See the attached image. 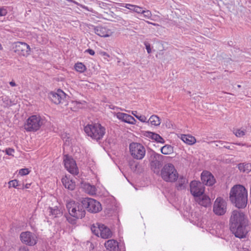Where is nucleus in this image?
<instances>
[{
    "mask_svg": "<svg viewBox=\"0 0 251 251\" xmlns=\"http://www.w3.org/2000/svg\"><path fill=\"white\" fill-rule=\"evenodd\" d=\"M226 149H229V147H226Z\"/></svg>",
    "mask_w": 251,
    "mask_h": 251,
    "instance_id": "nucleus-56",
    "label": "nucleus"
},
{
    "mask_svg": "<svg viewBox=\"0 0 251 251\" xmlns=\"http://www.w3.org/2000/svg\"><path fill=\"white\" fill-rule=\"evenodd\" d=\"M129 166L133 171H136L139 170L140 164L139 163L134 160H131L129 162Z\"/></svg>",
    "mask_w": 251,
    "mask_h": 251,
    "instance_id": "nucleus-32",
    "label": "nucleus"
},
{
    "mask_svg": "<svg viewBox=\"0 0 251 251\" xmlns=\"http://www.w3.org/2000/svg\"><path fill=\"white\" fill-rule=\"evenodd\" d=\"M82 7L83 8H84V9H86V10H88V11H90V10L88 9V8H87L86 6H82Z\"/></svg>",
    "mask_w": 251,
    "mask_h": 251,
    "instance_id": "nucleus-51",
    "label": "nucleus"
},
{
    "mask_svg": "<svg viewBox=\"0 0 251 251\" xmlns=\"http://www.w3.org/2000/svg\"><path fill=\"white\" fill-rule=\"evenodd\" d=\"M94 32L96 34L102 37H109L112 34V32L110 29L101 26L95 27Z\"/></svg>",
    "mask_w": 251,
    "mask_h": 251,
    "instance_id": "nucleus-18",
    "label": "nucleus"
},
{
    "mask_svg": "<svg viewBox=\"0 0 251 251\" xmlns=\"http://www.w3.org/2000/svg\"><path fill=\"white\" fill-rule=\"evenodd\" d=\"M239 170L243 173H249L251 171V164L243 163L238 164Z\"/></svg>",
    "mask_w": 251,
    "mask_h": 251,
    "instance_id": "nucleus-27",
    "label": "nucleus"
},
{
    "mask_svg": "<svg viewBox=\"0 0 251 251\" xmlns=\"http://www.w3.org/2000/svg\"><path fill=\"white\" fill-rule=\"evenodd\" d=\"M234 134L238 137L243 136L245 134V130L242 129H235L233 131Z\"/></svg>",
    "mask_w": 251,
    "mask_h": 251,
    "instance_id": "nucleus-33",
    "label": "nucleus"
},
{
    "mask_svg": "<svg viewBox=\"0 0 251 251\" xmlns=\"http://www.w3.org/2000/svg\"><path fill=\"white\" fill-rule=\"evenodd\" d=\"M5 152L6 154L13 156V153L15 152V150L12 148H9L6 149V150H5Z\"/></svg>",
    "mask_w": 251,
    "mask_h": 251,
    "instance_id": "nucleus-42",
    "label": "nucleus"
},
{
    "mask_svg": "<svg viewBox=\"0 0 251 251\" xmlns=\"http://www.w3.org/2000/svg\"><path fill=\"white\" fill-rule=\"evenodd\" d=\"M201 179L205 185L211 186L215 183V180L214 176L209 172L203 171L201 174Z\"/></svg>",
    "mask_w": 251,
    "mask_h": 251,
    "instance_id": "nucleus-16",
    "label": "nucleus"
},
{
    "mask_svg": "<svg viewBox=\"0 0 251 251\" xmlns=\"http://www.w3.org/2000/svg\"><path fill=\"white\" fill-rule=\"evenodd\" d=\"M213 212L217 215H223L226 211V203L222 198H217L213 205Z\"/></svg>",
    "mask_w": 251,
    "mask_h": 251,
    "instance_id": "nucleus-11",
    "label": "nucleus"
},
{
    "mask_svg": "<svg viewBox=\"0 0 251 251\" xmlns=\"http://www.w3.org/2000/svg\"><path fill=\"white\" fill-rule=\"evenodd\" d=\"M85 52H87L89 53L91 55H94L95 54V51L94 50L92 49H87L85 51Z\"/></svg>",
    "mask_w": 251,
    "mask_h": 251,
    "instance_id": "nucleus-45",
    "label": "nucleus"
},
{
    "mask_svg": "<svg viewBox=\"0 0 251 251\" xmlns=\"http://www.w3.org/2000/svg\"><path fill=\"white\" fill-rule=\"evenodd\" d=\"M14 51L20 55L27 56L29 54L30 48L28 45L24 42H17L13 47Z\"/></svg>",
    "mask_w": 251,
    "mask_h": 251,
    "instance_id": "nucleus-13",
    "label": "nucleus"
},
{
    "mask_svg": "<svg viewBox=\"0 0 251 251\" xmlns=\"http://www.w3.org/2000/svg\"><path fill=\"white\" fill-rule=\"evenodd\" d=\"M146 123L150 124L151 126H157L160 125L161 120L157 115H153L150 117Z\"/></svg>",
    "mask_w": 251,
    "mask_h": 251,
    "instance_id": "nucleus-25",
    "label": "nucleus"
},
{
    "mask_svg": "<svg viewBox=\"0 0 251 251\" xmlns=\"http://www.w3.org/2000/svg\"><path fill=\"white\" fill-rule=\"evenodd\" d=\"M43 120L39 115H32L26 121L24 128L27 131H36L40 129L43 124Z\"/></svg>",
    "mask_w": 251,
    "mask_h": 251,
    "instance_id": "nucleus-6",
    "label": "nucleus"
},
{
    "mask_svg": "<svg viewBox=\"0 0 251 251\" xmlns=\"http://www.w3.org/2000/svg\"><path fill=\"white\" fill-rule=\"evenodd\" d=\"M72 104L76 106L78 108H81L84 107L85 105V102L84 101H74L72 102Z\"/></svg>",
    "mask_w": 251,
    "mask_h": 251,
    "instance_id": "nucleus-35",
    "label": "nucleus"
},
{
    "mask_svg": "<svg viewBox=\"0 0 251 251\" xmlns=\"http://www.w3.org/2000/svg\"><path fill=\"white\" fill-rule=\"evenodd\" d=\"M20 239L23 243L30 246L35 245L38 240L36 235L30 231L22 232L20 234Z\"/></svg>",
    "mask_w": 251,
    "mask_h": 251,
    "instance_id": "nucleus-10",
    "label": "nucleus"
},
{
    "mask_svg": "<svg viewBox=\"0 0 251 251\" xmlns=\"http://www.w3.org/2000/svg\"><path fill=\"white\" fill-rule=\"evenodd\" d=\"M62 182L64 187L69 190H73L75 188V182L67 176H65L62 178Z\"/></svg>",
    "mask_w": 251,
    "mask_h": 251,
    "instance_id": "nucleus-19",
    "label": "nucleus"
},
{
    "mask_svg": "<svg viewBox=\"0 0 251 251\" xmlns=\"http://www.w3.org/2000/svg\"><path fill=\"white\" fill-rule=\"evenodd\" d=\"M29 173V171L27 168L21 169L19 170V174L21 176H25L28 175Z\"/></svg>",
    "mask_w": 251,
    "mask_h": 251,
    "instance_id": "nucleus-41",
    "label": "nucleus"
},
{
    "mask_svg": "<svg viewBox=\"0 0 251 251\" xmlns=\"http://www.w3.org/2000/svg\"><path fill=\"white\" fill-rule=\"evenodd\" d=\"M9 187H13L14 188H17L18 186L20 185L19 184V181L16 179H14L8 182Z\"/></svg>",
    "mask_w": 251,
    "mask_h": 251,
    "instance_id": "nucleus-36",
    "label": "nucleus"
},
{
    "mask_svg": "<svg viewBox=\"0 0 251 251\" xmlns=\"http://www.w3.org/2000/svg\"><path fill=\"white\" fill-rule=\"evenodd\" d=\"M30 186V183H27L25 185H23L22 189H25V188L27 189V188H29Z\"/></svg>",
    "mask_w": 251,
    "mask_h": 251,
    "instance_id": "nucleus-47",
    "label": "nucleus"
},
{
    "mask_svg": "<svg viewBox=\"0 0 251 251\" xmlns=\"http://www.w3.org/2000/svg\"><path fill=\"white\" fill-rule=\"evenodd\" d=\"M104 245L109 251H119L118 243L115 240H108L105 243Z\"/></svg>",
    "mask_w": 251,
    "mask_h": 251,
    "instance_id": "nucleus-22",
    "label": "nucleus"
},
{
    "mask_svg": "<svg viewBox=\"0 0 251 251\" xmlns=\"http://www.w3.org/2000/svg\"><path fill=\"white\" fill-rule=\"evenodd\" d=\"M91 229L95 235L103 239L110 238L112 236L111 230L103 224L97 223L93 225Z\"/></svg>",
    "mask_w": 251,
    "mask_h": 251,
    "instance_id": "nucleus-7",
    "label": "nucleus"
},
{
    "mask_svg": "<svg viewBox=\"0 0 251 251\" xmlns=\"http://www.w3.org/2000/svg\"><path fill=\"white\" fill-rule=\"evenodd\" d=\"M218 143H220L221 144H222V141H218Z\"/></svg>",
    "mask_w": 251,
    "mask_h": 251,
    "instance_id": "nucleus-53",
    "label": "nucleus"
},
{
    "mask_svg": "<svg viewBox=\"0 0 251 251\" xmlns=\"http://www.w3.org/2000/svg\"><path fill=\"white\" fill-rule=\"evenodd\" d=\"M68 1H72V0H67Z\"/></svg>",
    "mask_w": 251,
    "mask_h": 251,
    "instance_id": "nucleus-55",
    "label": "nucleus"
},
{
    "mask_svg": "<svg viewBox=\"0 0 251 251\" xmlns=\"http://www.w3.org/2000/svg\"><path fill=\"white\" fill-rule=\"evenodd\" d=\"M64 163L65 168L71 174L77 175L78 173L75 161L71 156L67 155H65Z\"/></svg>",
    "mask_w": 251,
    "mask_h": 251,
    "instance_id": "nucleus-12",
    "label": "nucleus"
},
{
    "mask_svg": "<svg viewBox=\"0 0 251 251\" xmlns=\"http://www.w3.org/2000/svg\"><path fill=\"white\" fill-rule=\"evenodd\" d=\"M196 201L201 205L207 207L210 203V199L206 195L203 194L195 199Z\"/></svg>",
    "mask_w": 251,
    "mask_h": 251,
    "instance_id": "nucleus-21",
    "label": "nucleus"
},
{
    "mask_svg": "<svg viewBox=\"0 0 251 251\" xmlns=\"http://www.w3.org/2000/svg\"><path fill=\"white\" fill-rule=\"evenodd\" d=\"M84 131L88 136L96 141L101 139L105 133V128L99 123L87 125Z\"/></svg>",
    "mask_w": 251,
    "mask_h": 251,
    "instance_id": "nucleus-3",
    "label": "nucleus"
},
{
    "mask_svg": "<svg viewBox=\"0 0 251 251\" xmlns=\"http://www.w3.org/2000/svg\"><path fill=\"white\" fill-rule=\"evenodd\" d=\"M0 105L3 107H7L11 105V101L7 96L0 97Z\"/></svg>",
    "mask_w": 251,
    "mask_h": 251,
    "instance_id": "nucleus-28",
    "label": "nucleus"
},
{
    "mask_svg": "<svg viewBox=\"0 0 251 251\" xmlns=\"http://www.w3.org/2000/svg\"><path fill=\"white\" fill-rule=\"evenodd\" d=\"M117 118L122 121L131 124L135 125L136 120L130 115L126 113L118 112L116 114Z\"/></svg>",
    "mask_w": 251,
    "mask_h": 251,
    "instance_id": "nucleus-17",
    "label": "nucleus"
},
{
    "mask_svg": "<svg viewBox=\"0 0 251 251\" xmlns=\"http://www.w3.org/2000/svg\"><path fill=\"white\" fill-rule=\"evenodd\" d=\"M49 97L53 102L58 104L64 100L65 94L61 90L58 89L56 92H50Z\"/></svg>",
    "mask_w": 251,
    "mask_h": 251,
    "instance_id": "nucleus-15",
    "label": "nucleus"
},
{
    "mask_svg": "<svg viewBox=\"0 0 251 251\" xmlns=\"http://www.w3.org/2000/svg\"><path fill=\"white\" fill-rule=\"evenodd\" d=\"M231 228L235 236L239 238L246 237L248 232V221L244 213L239 210L232 212L230 219Z\"/></svg>",
    "mask_w": 251,
    "mask_h": 251,
    "instance_id": "nucleus-1",
    "label": "nucleus"
},
{
    "mask_svg": "<svg viewBox=\"0 0 251 251\" xmlns=\"http://www.w3.org/2000/svg\"><path fill=\"white\" fill-rule=\"evenodd\" d=\"M190 187L191 193L195 199L203 194L204 191L203 185L197 181H192L190 183Z\"/></svg>",
    "mask_w": 251,
    "mask_h": 251,
    "instance_id": "nucleus-14",
    "label": "nucleus"
},
{
    "mask_svg": "<svg viewBox=\"0 0 251 251\" xmlns=\"http://www.w3.org/2000/svg\"><path fill=\"white\" fill-rule=\"evenodd\" d=\"M160 175L166 182H175L178 177V174L175 166L170 163L164 165L161 170Z\"/></svg>",
    "mask_w": 251,
    "mask_h": 251,
    "instance_id": "nucleus-4",
    "label": "nucleus"
},
{
    "mask_svg": "<svg viewBox=\"0 0 251 251\" xmlns=\"http://www.w3.org/2000/svg\"><path fill=\"white\" fill-rule=\"evenodd\" d=\"M49 215L51 218L59 217L62 215V211L58 206H56L53 207H49L48 209Z\"/></svg>",
    "mask_w": 251,
    "mask_h": 251,
    "instance_id": "nucleus-20",
    "label": "nucleus"
},
{
    "mask_svg": "<svg viewBox=\"0 0 251 251\" xmlns=\"http://www.w3.org/2000/svg\"><path fill=\"white\" fill-rule=\"evenodd\" d=\"M19 251H29V250L26 247H22L20 248Z\"/></svg>",
    "mask_w": 251,
    "mask_h": 251,
    "instance_id": "nucleus-46",
    "label": "nucleus"
},
{
    "mask_svg": "<svg viewBox=\"0 0 251 251\" xmlns=\"http://www.w3.org/2000/svg\"><path fill=\"white\" fill-rule=\"evenodd\" d=\"M135 117L139 121L143 123H146L147 122V117L144 115H136Z\"/></svg>",
    "mask_w": 251,
    "mask_h": 251,
    "instance_id": "nucleus-39",
    "label": "nucleus"
},
{
    "mask_svg": "<svg viewBox=\"0 0 251 251\" xmlns=\"http://www.w3.org/2000/svg\"><path fill=\"white\" fill-rule=\"evenodd\" d=\"M237 86H238V88L241 87V85H238Z\"/></svg>",
    "mask_w": 251,
    "mask_h": 251,
    "instance_id": "nucleus-54",
    "label": "nucleus"
},
{
    "mask_svg": "<svg viewBox=\"0 0 251 251\" xmlns=\"http://www.w3.org/2000/svg\"><path fill=\"white\" fill-rule=\"evenodd\" d=\"M75 69L76 71L82 73L86 71V67L82 63L77 62L75 65Z\"/></svg>",
    "mask_w": 251,
    "mask_h": 251,
    "instance_id": "nucleus-31",
    "label": "nucleus"
},
{
    "mask_svg": "<svg viewBox=\"0 0 251 251\" xmlns=\"http://www.w3.org/2000/svg\"><path fill=\"white\" fill-rule=\"evenodd\" d=\"M236 144L238 145H243V144H242L241 143H236Z\"/></svg>",
    "mask_w": 251,
    "mask_h": 251,
    "instance_id": "nucleus-52",
    "label": "nucleus"
},
{
    "mask_svg": "<svg viewBox=\"0 0 251 251\" xmlns=\"http://www.w3.org/2000/svg\"><path fill=\"white\" fill-rule=\"evenodd\" d=\"M146 136L151 138L158 143H164L165 142L164 139L158 134L152 132H147Z\"/></svg>",
    "mask_w": 251,
    "mask_h": 251,
    "instance_id": "nucleus-24",
    "label": "nucleus"
},
{
    "mask_svg": "<svg viewBox=\"0 0 251 251\" xmlns=\"http://www.w3.org/2000/svg\"><path fill=\"white\" fill-rule=\"evenodd\" d=\"M229 198L236 207L245 208L248 202L247 191L242 185H235L230 190Z\"/></svg>",
    "mask_w": 251,
    "mask_h": 251,
    "instance_id": "nucleus-2",
    "label": "nucleus"
},
{
    "mask_svg": "<svg viewBox=\"0 0 251 251\" xmlns=\"http://www.w3.org/2000/svg\"><path fill=\"white\" fill-rule=\"evenodd\" d=\"M81 187L86 193L89 195H93L96 194V188L94 185H91L87 183H82Z\"/></svg>",
    "mask_w": 251,
    "mask_h": 251,
    "instance_id": "nucleus-23",
    "label": "nucleus"
},
{
    "mask_svg": "<svg viewBox=\"0 0 251 251\" xmlns=\"http://www.w3.org/2000/svg\"><path fill=\"white\" fill-rule=\"evenodd\" d=\"M144 8L142 7H140L138 5H134V8H133V11L137 13L141 14L143 13Z\"/></svg>",
    "mask_w": 251,
    "mask_h": 251,
    "instance_id": "nucleus-37",
    "label": "nucleus"
},
{
    "mask_svg": "<svg viewBox=\"0 0 251 251\" xmlns=\"http://www.w3.org/2000/svg\"><path fill=\"white\" fill-rule=\"evenodd\" d=\"M177 179V188L178 189H182L184 188L186 184L187 183V179L183 176H180L179 177H178Z\"/></svg>",
    "mask_w": 251,
    "mask_h": 251,
    "instance_id": "nucleus-29",
    "label": "nucleus"
},
{
    "mask_svg": "<svg viewBox=\"0 0 251 251\" xmlns=\"http://www.w3.org/2000/svg\"><path fill=\"white\" fill-rule=\"evenodd\" d=\"M181 140L188 145H193L196 143V140L195 138L190 135H181Z\"/></svg>",
    "mask_w": 251,
    "mask_h": 251,
    "instance_id": "nucleus-26",
    "label": "nucleus"
},
{
    "mask_svg": "<svg viewBox=\"0 0 251 251\" xmlns=\"http://www.w3.org/2000/svg\"><path fill=\"white\" fill-rule=\"evenodd\" d=\"M143 17L148 19H151L152 16V13L151 11L149 10H143V13H142Z\"/></svg>",
    "mask_w": 251,
    "mask_h": 251,
    "instance_id": "nucleus-34",
    "label": "nucleus"
},
{
    "mask_svg": "<svg viewBox=\"0 0 251 251\" xmlns=\"http://www.w3.org/2000/svg\"><path fill=\"white\" fill-rule=\"evenodd\" d=\"M82 203L84 208L85 207L91 213L99 212L102 209L100 202L92 198H83L82 200Z\"/></svg>",
    "mask_w": 251,
    "mask_h": 251,
    "instance_id": "nucleus-9",
    "label": "nucleus"
},
{
    "mask_svg": "<svg viewBox=\"0 0 251 251\" xmlns=\"http://www.w3.org/2000/svg\"><path fill=\"white\" fill-rule=\"evenodd\" d=\"M7 14V10L3 7L0 8V16H3Z\"/></svg>",
    "mask_w": 251,
    "mask_h": 251,
    "instance_id": "nucleus-43",
    "label": "nucleus"
},
{
    "mask_svg": "<svg viewBox=\"0 0 251 251\" xmlns=\"http://www.w3.org/2000/svg\"><path fill=\"white\" fill-rule=\"evenodd\" d=\"M146 22H147L148 24H151V25H154V26L158 25V24H157L153 23H151V22H149V21H146Z\"/></svg>",
    "mask_w": 251,
    "mask_h": 251,
    "instance_id": "nucleus-50",
    "label": "nucleus"
},
{
    "mask_svg": "<svg viewBox=\"0 0 251 251\" xmlns=\"http://www.w3.org/2000/svg\"><path fill=\"white\" fill-rule=\"evenodd\" d=\"M9 84L10 85L12 86V87H14V86H16V84L15 83V82L13 81H11L9 82Z\"/></svg>",
    "mask_w": 251,
    "mask_h": 251,
    "instance_id": "nucleus-48",
    "label": "nucleus"
},
{
    "mask_svg": "<svg viewBox=\"0 0 251 251\" xmlns=\"http://www.w3.org/2000/svg\"><path fill=\"white\" fill-rule=\"evenodd\" d=\"M62 139L65 142V145H69L70 144V138L67 136L66 134H62Z\"/></svg>",
    "mask_w": 251,
    "mask_h": 251,
    "instance_id": "nucleus-40",
    "label": "nucleus"
},
{
    "mask_svg": "<svg viewBox=\"0 0 251 251\" xmlns=\"http://www.w3.org/2000/svg\"><path fill=\"white\" fill-rule=\"evenodd\" d=\"M161 152L164 154H170L174 151L173 147L169 145H166L161 149Z\"/></svg>",
    "mask_w": 251,
    "mask_h": 251,
    "instance_id": "nucleus-30",
    "label": "nucleus"
},
{
    "mask_svg": "<svg viewBox=\"0 0 251 251\" xmlns=\"http://www.w3.org/2000/svg\"><path fill=\"white\" fill-rule=\"evenodd\" d=\"M66 207L71 216L77 219H81L85 216V210L81 203L70 201L67 203Z\"/></svg>",
    "mask_w": 251,
    "mask_h": 251,
    "instance_id": "nucleus-5",
    "label": "nucleus"
},
{
    "mask_svg": "<svg viewBox=\"0 0 251 251\" xmlns=\"http://www.w3.org/2000/svg\"><path fill=\"white\" fill-rule=\"evenodd\" d=\"M120 6L126 7L133 11V8H134V5L129 3H120Z\"/></svg>",
    "mask_w": 251,
    "mask_h": 251,
    "instance_id": "nucleus-38",
    "label": "nucleus"
},
{
    "mask_svg": "<svg viewBox=\"0 0 251 251\" xmlns=\"http://www.w3.org/2000/svg\"><path fill=\"white\" fill-rule=\"evenodd\" d=\"M131 114L135 117L136 115H138L137 112L136 111H132Z\"/></svg>",
    "mask_w": 251,
    "mask_h": 251,
    "instance_id": "nucleus-49",
    "label": "nucleus"
},
{
    "mask_svg": "<svg viewBox=\"0 0 251 251\" xmlns=\"http://www.w3.org/2000/svg\"><path fill=\"white\" fill-rule=\"evenodd\" d=\"M129 152L131 156L137 160L142 159L146 154V149L141 144L133 142L129 145Z\"/></svg>",
    "mask_w": 251,
    "mask_h": 251,
    "instance_id": "nucleus-8",
    "label": "nucleus"
},
{
    "mask_svg": "<svg viewBox=\"0 0 251 251\" xmlns=\"http://www.w3.org/2000/svg\"><path fill=\"white\" fill-rule=\"evenodd\" d=\"M145 45L146 49L147 50L148 53H150L151 52V48L150 44L147 42H145Z\"/></svg>",
    "mask_w": 251,
    "mask_h": 251,
    "instance_id": "nucleus-44",
    "label": "nucleus"
}]
</instances>
